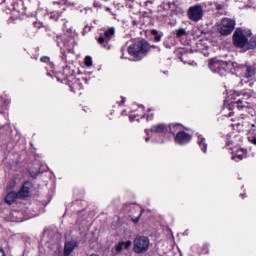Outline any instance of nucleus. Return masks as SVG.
<instances>
[{"instance_id":"obj_8","label":"nucleus","mask_w":256,"mask_h":256,"mask_svg":"<svg viewBox=\"0 0 256 256\" xmlns=\"http://www.w3.org/2000/svg\"><path fill=\"white\" fill-rule=\"evenodd\" d=\"M65 83L70 87L72 93H77L83 89V80L75 77V75L66 76Z\"/></svg>"},{"instance_id":"obj_35","label":"nucleus","mask_w":256,"mask_h":256,"mask_svg":"<svg viewBox=\"0 0 256 256\" xmlns=\"http://www.w3.org/2000/svg\"><path fill=\"white\" fill-rule=\"evenodd\" d=\"M143 215V210H141L140 214L138 215V217L136 218H132V221L134 223H137L140 219H141V216Z\"/></svg>"},{"instance_id":"obj_32","label":"nucleus","mask_w":256,"mask_h":256,"mask_svg":"<svg viewBox=\"0 0 256 256\" xmlns=\"http://www.w3.org/2000/svg\"><path fill=\"white\" fill-rule=\"evenodd\" d=\"M41 63H49V61H51V58H49L48 56H42L40 58Z\"/></svg>"},{"instance_id":"obj_36","label":"nucleus","mask_w":256,"mask_h":256,"mask_svg":"<svg viewBox=\"0 0 256 256\" xmlns=\"http://www.w3.org/2000/svg\"><path fill=\"white\" fill-rule=\"evenodd\" d=\"M249 141H250V143H252V145H256V137L255 136L249 138Z\"/></svg>"},{"instance_id":"obj_26","label":"nucleus","mask_w":256,"mask_h":256,"mask_svg":"<svg viewBox=\"0 0 256 256\" xmlns=\"http://www.w3.org/2000/svg\"><path fill=\"white\" fill-rule=\"evenodd\" d=\"M84 64L86 67H91L93 65V58L91 56H86L84 59Z\"/></svg>"},{"instance_id":"obj_39","label":"nucleus","mask_w":256,"mask_h":256,"mask_svg":"<svg viewBox=\"0 0 256 256\" xmlns=\"http://www.w3.org/2000/svg\"><path fill=\"white\" fill-rule=\"evenodd\" d=\"M139 21H137V20H133L132 21V25H134V27H137V25H139Z\"/></svg>"},{"instance_id":"obj_3","label":"nucleus","mask_w":256,"mask_h":256,"mask_svg":"<svg viewBox=\"0 0 256 256\" xmlns=\"http://www.w3.org/2000/svg\"><path fill=\"white\" fill-rule=\"evenodd\" d=\"M232 41L236 49H247L249 37L245 34V30H243V28H236L232 36Z\"/></svg>"},{"instance_id":"obj_41","label":"nucleus","mask_w":256,"mask_h":256,"mask_svg":"<svg viewBox=\"0 0 256 256\" xmlns=\"http://www.w3.org/2000/svg\"><path fill=\"white\" fill-rule=\"evenodd\" d=\"M0 256H6L5 250H3V249H1V248H0Z\"/></svg>"},{"instance_id":"obj_38","label":"nucleus","mask_w":256,"mask_h":256,"mask_svg":"<svg viewBox=\"0 0 256 256\" xmlns=\"http://www.w3.org/2000/svg\"><path fill=\"white\" fill-rule=\"evenodd\" d=\"M147 121H153V114H148Z\"/></svg>"},{"instance_id":"obj_28","label":"nucleus","mask_w":256,"mask_h":256,"mask_svg":"<svg viewBox=\"0 0 256 256\" xmlns=\"http://www.w3.org/2000/svg\"><path fill=\"white\" fill-rule=\"evenodd\" d=\"M93 29V26L86 25L83 29L82 35L85 36L87 33H91V30Z\"/></svg>"},{"instance_id":"obj_30","label":"nucleus","mask_w":256,"mask_h":256,"mask_svg":"<svg viewBox=\"0 0 256 256\" xmlns=\"http://www.w3.org/2000/svg\"><path fill=\"white\" fill-rule=\"evenodd\" d=\"M122 245H124V249H129L131 247V245H133V242H131V240L128 241H122Z\"/></svg>"},{"instance_id":"obj_21","label":"nucleus","mask_w":256,"mask_h":256,"mask_svg":"<svg viewBox=\"0 0 256 256\" xmlns=\"http://www.w3.org/2000/svg\"><path fill=\"white\" fill-rule=\"evenodd\" d=\"M198 145L203 153H207V141L203 136H198Z\"/></svg>"},{"instance_id":"obj_33","label":"nucleus","mask_w":256,"mask_h":256,"mask_svg":"<svg viewBox=\"0 0 256 256\" xmlns=\"http://www.w3.org/2000/svg\"><path fill=\"white\" fill-rule=\"evenodd\" d=\"M235 95H237V97H241V95H243V97H251L249 93H242V92H235Z\"/></svg>"},{"instance_id":"obj_23","label":"nucleus","mask_w":256,"mask_h":256,"mask_svg":"<svg viewBox=\"0 0 256 256\" xmlns=\"http://www.w3.org/2000/svg\"><path fill=\"white\" fill-rule=\"evenodd\" d=\"M63 15V12H52L50 13V19L52 21H59V18Z\"/></svg>"},{"instance_id":"obj_4","label":"nucleus","mask_w":256,"mask_h":256,"mask_svg":"<svg viewBox=\"0 0 256 256\" xmlns=\"http://www.w3.org/2000/svg\"><path fill=\"white\" fill-rule=\"evenodd\" d=\"M149 245L151 241L147 236H136L133 240V251L138 255H143L149 251Z\"/></svg>"},{"instance_id":"obj_5","label":"nucleus","mask_w":256,"mask_h":256,"mask_svg":"<svg viewBox=\"0 0 256 256\" xmlns=\"http://www.w3.org/2000/svg\"><path fill=\"white\" fill-rule=\"evenodd\" d=\"M235 25H237L235 20L224 17L221 19L220 24H218L217 31L222 37H228V35H231L235 31Z\"/></svg>"},{"instance_id":"obj_27","label":"nucleus","mask_w":256,"mask_h":256,"mask_svg":"<svg viewBox=\"0 0 256 256\" xmlns=\"http://www.w3.org/2000/svg\"><path fill=\"white\" fill-rule=\"evenodd\" d=\"M214 7H215L216 11H223V9H225V4L224 3L215 2L214 3Z\"/></svg>"},{"instance_id":"obj_48","label":"nucleus","mask_w":256,"mask_h":256,"mask_svg":"<svg viewBox=\"0 0 256 256\" xmlns=\"http://www.w3.org/2000/svg\"><path fill=\"white\" fill-rule=\"evenodd\" d=\"M106 11H109V12H110V11H111V8L107 7V8H106Z\"/></svg>"},{"instance_id":"obj_15","label":"nucleus","mask_w":256,"mask_h":256,"mask_svg":"<svg viewBox=\"0 0 256 256\" xmlns=\"http://www.w3.org/2000/svg\"><path fill=\"white\" fill-rule=\"evenodd\" d=\"M79 247V243L76 240H70L64 244V256H69L75 251V248Z\"/></svg>"},{"instance_id":"obj_29","label":"nucleus","mask_w":256,"mask_h":256,"mask_svg":"<svg viewBox=\"0 0 256 256\" xmlns=\"http://www.w3.org/2000/svg\"><path fill=\"white\" fill-rule=\"evenodd\" d=\"M116 252L117 253H121V251H123L125 248H124V245H123V242H119L117 245H116Z\"/></svg>"},{"instance_id":"obj_11","label":"nucleus","mask_w":256,"mask_h":256,"mask_svg":"<svg viewBox=\"0 0 256 256\" xmlns=\"http://www.w3.org/2000/svg\"><path fill=\"white\" fill-rule=\"evenodd\" d=\"M193 139V136L185 130L177 132V134L174 136V141L177 143V145H187L191 143V140Z\"/></svg>"},{"instance_id":"obj_14","label":"nucleus","mask_w":256,"mask_h":256,"mask_svg":"<svg viewBox=\"0 0 256 256\" xmlns=\"http://www.w3.org/2000/svg\"><path fill=\"white\" fill-rule=\"evenodd\" d=\"M149 131H150V133L161 134V133H167L168 128H167L166 124L160 123V124L153 125L150 128V130L149 129L144 130L146 135H149Z\"/></svg>"},{"instance_id":"obj_16","label":"nucleus","mask_w":256,"mask_h":256,"mask_svg":"<svg viewBox=\"0 0 256 256\" xmlns=\"http://www.w3.org/2000/svg\"><path fill=\"white\" fill-rule=\"evenodd\" d=\"M243 159H247V149L240 148L232 155V161L239 162L243 161Z\"/></svg>"},{"instance_id":"obj_9","label":"nucleus","mask_w":256,"mask_h":256,"mask_svg":"<svg viewBox=\"0 0 256 256\" xmlns=\"http://www.w3.org/2000/svg\"><path fill=\"white\" fill-rule=\"evenodd\" d=\"M1 3H5V6L8 9V11L14 13L16 19L21 17V0H1Z\"/></svg>"},{"instance_id":"obj_42","label":"nucleus","mask_w":256,"mask_h":256,"mask_svg":"<svg viewBox=\"0 0 256 256\" xmlns=\"http://www.w3.org/2000/svg\"><path fill=\"white\" fill-rule=\"evenodd\" d=\"M34 27H38V29H39V27H41V26H39V23L34 22Z\"/></svg>"},{"instance_id":"obj_24","label":"nucleus","mask_w":256,"mask_h":256,"mask_svg":"<svg viewBox=\"0 0 256 256\" xmlns=\"http://www.w3.org/2000/svg\"><path fill=\"white\" fill-rule=\"evenodd\" d=\"M185 35H187V31L185 30V28H179L178 30H176L177 39H180V37H185Z\"/></svg>"},{"instance_id":"obj_47","label":"nucleus","mask_w":256,"mask_h":256,"mask_svg":"<svg viewBox=\"0 0 256 256\" xmlns=\"http://www.w3.org/2000/svg\"><path fill=\"white\" fill-rule=\"evenodd\" d=\"M21 1V8H20V11H21V9H23V0H20Z\"/></svg>"},{"instance_id":"obj_43","label":"nucleus","mask_w":256,"mask_h":256,"mask_svg":"<svg viewBox=\"0 0 256 256\" xmlns=\"http://www.w3.org/2000/svg\"><path fill=\"white\" fill-rule=\"evenodd\" d=\"M130 121H135V116H130Z\"/></svg>"},{"instance_id":"obj_6","label":"nucleus","mask_w":256,"mask_h":256,"mask_svg":"<svg viewBox=\"0 0 256 256\" xmlns=\"http://www.w3.org/2000/svg\"><path fill=\"white\" fill-rule=\"evenodd\" d=\"M115 37V27H110L104 31V35H100L96 38L98 44L104 49H111L109 43H111V39Z\"/></svg>"},{"instance_id":"obj_7","label":"nucleus","mask_w":256,"mask_h":256,"mask_svg":"<svg viewBox=\"0 0 256 256\" xmlns=\"http://www.w3.org/2000/svg\"><path fill=\"white\" fill-rule=\"evenodd\" d=\"M187 15L190 21H194V23H197L201 21V19H203V15H205V12L203 11V7L201 5L196 4L188 9Z\"/></svg>"},{"instance_id":"obj_1","label":"nucleus","mask_w":256,"mask_h":256,"mask_svg":"<svg viewBox=\"0 0 256 256\" xmlns=\"http://www.w3.org/2000/svg\"><path fill=\"white\" fill-rule=\"evenodd\" d=\"M156 46L149 44L147 40L142 39L139 41H136L135 43L131 44L128 47V54L131 57H134V59H137L138 61H141V59H144L147 57V53L151 51V49H155Z\"/></svg>"},{"instance_id":"obj_44","label":"nucleus","mask_w":256,"mask_h":256,"mask_svg":"<svg viewBox=\"0 0 256 256\" xmlns=\"http://www.w3.org/2000/svg\"><path fill=\"white\" fill-rule=\"evenodd\" d=\"M124 103H125V98L122 97L121 105H123Z\"/></svg>"},{"instance_id":"obj_12","label":"nucleus","mask_w":256,"mask_h":256,"mask_svg":"<svg viewBox=\"0 0 256 256\" xmlns=\"http://www.w3.org/2000/svg\"><path fill=\"white\" fill-rule=\"evenodd\" d=\"M247 101L245 98L234 99L231 103L228 104V111H233V109H237L238 111H243V109H247Z\"/></svg>"},{"instance_id":"obj_20","label":"nucleus","mask_w":256,"mask_h":256,"mask_svg":"<svg viewBox=\"0 0 256 256\" xmlns=\"http://www.w3.org/2000/svg\"><path fill=\"white\" fill-rule=\"evenodd\" d=\"M244 77L245 79H251V77H255V66H246Z\"/></svg>"},{"instance_id":"obj_17","label":"nucleus","mask_w":256,"mask_h":256,"mask_svg":"<svg viewBox=\"0 0 256 256\" xmlns=\"http://www.w3.org/2000/svg\"><path fill=\"white\" fill-rule=\"evenodd\" d=\"M19 199V192L10 191L5 197L7 205H13Z\"/></svg>"},{"instance_id":"obj_37","label":"nucleus","mask_w":256,"mask_h":256,"mask_svg":"<svg viewBox=\"0 0 256 256\" xmlns=\"http://www.w3.org/2000/svg\"><path fill=\"white\" fill-rule=\"evenodd\" d=\"M93 7H95V8H101V4H100L99 2H97V1H95V2L93 3Z\"/></svg>"},{"instance_id":"obj_25","label":"nucleus","mask_w":256,"mask_h":256,"mask_svg":"<svg viewBox=\"0 0 256 256\" xmlns=\"http://www.w3.org/2000/svg\"><path fill=\"white\" fill-rule=\"evenodd\" d=\"M202 255H209V244L205 243L201 247V252Z\"/></svg>"},{"instance_id":"obj_50","label":"nucleus","mask_w":256,"mask_h":256,"mask_svg":"<svg viewBox=\"0 0 256 256\" xmlns=\"http://www.w3.org/2000/svg\"><path fill=\"white\" fill-rule=\"evenodd\" d=\"M62 11H65V7L62 8Z\"/></svg>"},{"instance_id":"obj_34","label":"nucleus","mask_w":256,"mask_h":256,"mask_svg":"<svg viewBox=\"0 0 256 256\" xmlns=\"http://www.w3.org/2000/svg\"><path fill=\"white\" fill-rule=\"evenodd\" d=\"M145 7H149V5H153V0H142Z\"/></svg>"},{"instance_id":"obj_19","label":"nucleus","mask_w":256,"mask_h":256,"mask_svg":"<svg viewBox=\"0 0 256 256\" xmlns=\"http://www.w3.org/2000/svg\"><path fill=\"white\" fill-rule=\"evenodd\" d=\"M183 126H182V124H179V123H174V124H170L169 125V130H170V133L172 134V135H174V137H175V135L177 134V133H179V131H183Z\"/></svg>"},{"instance_id":"obj_10","label":"nucleus","mask_w":256,"mask_h":256,"mask_svg":"<svg viewBox=\"0 0 256 256\" xmlns=\"http://www.w3.org/2000/svg\"><path fill=\"white\" fill-rule=\"evenodd\" d=\"M31 189H33V182L26 180L18 191L19 199H29L31 197Z\"/></svg>"},{"instance_id":"obj_18","label":"nucleus","mask_w":256,"mask_h":256,"mask_svg":"<svg viewBox=\"0 0 256 256\" xmlns=\"http://www.w3.org/2000/svg\"><path fill=\"white\" fill-rule=\"evenodd\" d=\"M150 35H152L154 43H160L161 39H163V32H159L157 29H152Z\"/></svg>"},{"instance_id":"obj_46","label":"nucleus","mask_w":256,"mask_h":256,"mask_svg":"<svg viewBox=\"0 0 256 256\" xmlns=\"http://www.w3.org/2000/svg\"><path fill=\"white\" fill-rule=\"evenodd\" d=\"M148 10L150 11V13H153V9L151 7H148Z\"/></svg>"},{"instance_id":"obj_45","label":"nucleus","mask_w":256,"mask_h":256,"mask_svg":"<svg viewBox=\"0 0 256 256\" xmlns=\"http://www.w3.org/2000/svg\"><path fill=\"white\" fill-rule=\"evenodd\" d=\"M149 140H150L149 137H146V138H145L146 143H149Z\"/></svg>"},{"instance_id":"obj_22","label":"nucleus","mask_w":256,"mask_h":256,"mask_svg":"<svg viewBox=\"0 0 256 256\" xmlns=\"http://www.w3.org/2000/svg\"><path fill=\"white\" fill-rule=\"evenodd\" d=\"M256 48V36H253L248 40L246 49H255Z\"/></svg>"},{"instance_id":"obj_2","label":"nucleus","mask_w":256,"mask_h":256,"mask_svg":"<svg viewBox=\"0 0 256 256\" xmlns=\"http://www.w3.org/2000/svg\"><path fill=\"white\" fill-rule=\"evenodd\" d=\"M208 67L213 73H218L221 77L229 73V62L212 58L208 61Z\"/></svg>"},{"instance_id":"obj_49","label":"nucleus","mask_w":256,"mask_h":256,"mask_svg":"<svg viewBox=\"0 0 256 256\" xmlns=\"http://www.w3.org/2000/svg\"><path fill=\"white\" fill-rule=\"evenodd\" d=\"M232 116H233V112H230V113H229V117H232Z\"/></svg>"},{"instance_id":"obj_40","label":"nucleus","mask_w":256,"mask_h":256,"mask_svg":"<svg viewBox=\"0 0 256 256\" xmlns=\"http://www.w3.org/2000/svg\"><path fill=\"white\" fill-rule=\"evenodd\" d=\"M185 57H187V54H182L181 61H183L184 63H187V61H185Z\"/></svg>"},{"instance_id":"obj_31","label":"nucleus","mask_w":256,"mask_h":256,"mask_svg":"<svg viewBox=\"0 0 256 256\" xmlns=\"http://www.w3.org/2000/svg\"><path fill=\"white\" fill-rule=\"evenodd\" d=\"M15 185H17V182L15 180H12L9 182L7 189H15Z\"/></svg>"},{"instance_id":"obj_13","label":"nucleus","mask_w":256,"mask_h":256,"mask_svg":"<svg viewBox=\"0 0 256 256\" xmlns=\"http://www.w3.org/2000/svg\"><path fill=\"white\" fill-rule=\"evenodd\" d=\"M62 43H63L64 49H66V51L70 53V51L73 49V45H75V37H73V35L69 33L63 34Z\"/></svg>"}]
</instances>
